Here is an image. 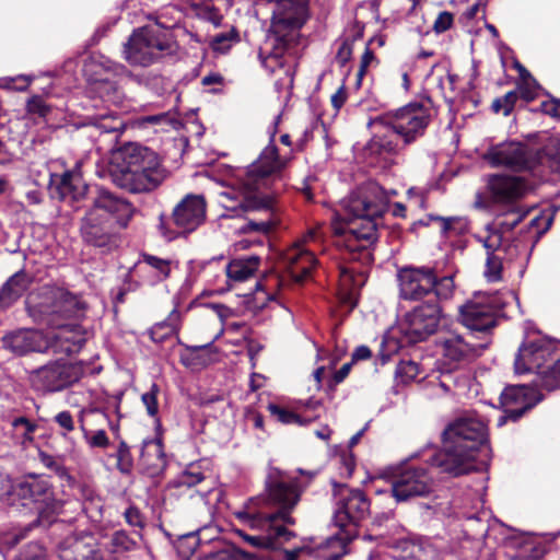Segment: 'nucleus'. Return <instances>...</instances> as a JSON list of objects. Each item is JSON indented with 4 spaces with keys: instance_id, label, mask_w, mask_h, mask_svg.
<instances>
[{
    "instance_id": "a878e982",
    "label": "nucleus",
    "mask_w": 560,
    "mask_h": 560,
    "mask_svg": "<svg viewBox=\"0 0 560 560\" xmlns=\"http://www.w3.org/2000/svg\"><path fill=\"white\" fill-rule=\"evenodd\" d=\"M50 186L52 192L60 200L70 205L82 201L91 192L78 170L67 171L63 174H51Z\"/></svg>"
},
{
    "instance_id": "c9c22d12",
    "label": "nucleus",
    "mask_w": 560,
    "mask_h": 560,
    "mask_svg": "<svg viewBox=\"0 0 560 560\" xmlns=\"http://www.w3.org/2000/svg\"><path fill=\"white\" fill-rule=\"evenodd\" d=\"M11 434L18 444L26 445L33 441L36 423L26 417H16L10 421Z\"/></svg>"
},
{
    "instance_id": "3c124183",
    "label": "nucleus",
    "mask_w": 560,
    "mask_h": 560,
    "mask_svg": "<svg viewBox=\"0 0 560 560\" xmlns=\"http://www.w3.org/2000/svg\"><path fill=\"white\" fill-rule=\"evenodd\" d=\"M517 100V91H510L504 96L495 98L491 108L494 113L502 112L504 116H509L513 112Z\"/></svg>"
},
{
    "instance_id": "ddd939ff",
    "label": "nucleus",
    "mask_w": 560,
    "mask_h": 560,
    "mask_svg": "<svg viewBox=\"0 0 560 560\" xmlns=\"http://www.w3.org/2000/svg\"><path fill=\"white\" fill-rule=\"evenodd\" d=\"M334 497L336 500L334 521L341 529L358 525L370 514V500L360 489L334 483Z\"/></svg>"
},
{
    "instance_id": "a211bd4d",
    "label": "nucleus",
    "mask_w": 560,
    "mask_h": 560,
    "mask_svg": "<svg viewBox=\"0 0 560 560\" xmlns=\"http://www.w3.org/2000/svg\"><path fill=\"white\" fill-rule=\"evenodd\" d=\"M80 377V368L61 361L50 362L30 374L32 386L43 393L62 390L78 382Z\"/></svg>"
},
{
    "instance_id": "e433bc0d",
    "label": "nucleus",
    "mask_w": 560,
    "mask_h": 560,
    "mask_svg": "<svg viewBox=\"0 0 560 560\" xmlns=\"http://www.w3.org/2000/svg\"><path fill=\"white\" fill-rule=\"evenodd\" d=\"M267 409L270 415L282 424L305 425L318 417L317 415L305 417L276 404H269Z\"/></svg>"
},
{
    "instance_id": "b1692460",
    "label": "nucleus",
    "mask_w": 560,
    "mask_h": 560,
    "mask_svg": "<svg viewBox=\"0 0 560 560\" xmlns=\"http://www.w3.org/2000/svg\"><path fill=\"white\" fill-rule=\"evenodd\" d=\"M118 230V225L113 220L90 210H86L80 223V233L83 241L96 247L113 245Z\"/></svg>"
},
{
    "instance_id": "f704fd0d",
    "label": "nucleus",
    "mask_w": 560,
    "mask_h": 560,
    "mask_svg": "<svg viewBox=\"0 0 560 560\" xmlns=\"http://www.w3.org/2000/svg\"><path fill=\"white\" fill-rule=\"evenodd\" d=\"M91 91L107 104L118 105L122 101V93L116 82L108 79L96 80L92 83Z\"/></svg>"
},
{
    "instance_id": "052dcab7",
    "label": "nucleus",
    "mask_w": 560,
    "mask_h": 560,
    "mask_svg": "<svg viewBox=\"0 0 560 560\" xmlns=\"http://www.w3.org/2000/svg\"><path fill=\"white\" fill-rule=\"evenodd\" d=\"M124 516H125L126 522L130 526L141 528L144 525V520H143V516H142L141 512L139 511L138 508H136L133 505L129 506L124 512Z\"/></svg>"
},
{
    "instance_id": "de8ad7c7",
    "label": "nucleus",
    "mask_w": 560,
    "mask_h": 560,
    "mask_svg": "<svg viewBox=\"0 0 560 560\" xmlns=\"http://www.w3.org/2000/svg\"><path fill=\"white\" fill-rule=\"evenodd\" d=\"M504 255L487 254L485 277L490 282H497L502 279V260Z\"/></svg>"
},
{
    "instance_id": "4468645a",
    "label": "nucleus",
    "mask_w": 560,
    "mask_h": 560,
    "mask_svg": "<svg viewBox=\"0 0 560 560\" xmlns=\"http://www.w3.org/2000/svg\"><path fill=\"white\" fill-rule=\"evenodd\" d=\"M148 156L149 160L135 171H121L115 174V184L131 192H149L158 188L166 179L168 172L156 153Z\"/></svg>"
},
{
    "instance_id": "2f4dec72",
    "label": "nucleus",
    "mask_w": 560,
    "mask_h": 560,
    "mask_svg": "<svg viewBox=\"0 0 560 560\" xmlns=\"http://www.w3.org/2000/svg\"><path fill=\"white\" fill-rule=\"evenodd\" d=\"M149 154H155L152 150L138 143H128L120 148L116 153V159L122 161L121 171H135L140 164H144L149 160Z\"/></svg>"
},
{
    "instance_id": "2eb2a0df",
    "label": "nucleus",
    "mask_w": 560,
    "mask_h": 560,
    "mask_svg": "<svg viewBox=\"0 0 560 560\" xmlns=\"http://www.w3.org/2000/svg\"><path fill=\"white\" fill-rule=\"evenodd\" d=\"M440 301L430 298L405 315L401 330L410 342L423 341L438 330L442 318Z\"/></svg>"
},
{
    "instance_id": "864d4df0",
    "label": "nucleus",
    "mask_w": 560,
    "mask_h": 560,
    "mask_svg": "<svg viewBox=\"0 0 560 560\" xmlns=\"http://www.w3.org/2000/svg\"><path fill=\"white\" fill-rule=\"evenodd\" d=\"M404 550L408 552V557L416 560H427L429 555L433 552L430 545H424L420 541H406Z\"/></svg>"
},
{
    "instance_id": "6e6552de",
    "label": "nucleus",
    "mask_w": 560,
    "mask_h": 560,
    "mask_svg": "<svg viewBox=\"0 0 560 560\" xmlns=\"http://www.w3.org/2000/svg\"><path fill=\"white\" fill-rule=\"evenodd\" d=\"M307 18V0H279L277 2L271 33L267 44L271 46V56L279 58L295 40L296 31Z\"/></svg>"
},
{
    "instance_id": "603ef678",
    "label": "nucleus",
    "mask_w": 560,
    "mask_h": 560,
    "mask_svg": "<svg viewBox=\"0 0 560 560\" xmlns=\"http://www.w3.org/2000/svg\"><path fill=\"white\" fill-rule=\"evenodd\" d=\"M420 373L419 365L413 361H400L396 368V376L402 383L413 381Z\"/></svg>"
},
{
    "instance_id": "680f3d73",
    "label": "nucleus",
    "mask_w": 560,
    "mask_h": 560,
    "mask_svg": "<svg viewBox=\"0 0 560 560\" xmlns=\"http://www.w3.org/2000/svg\"><path fill=\"white\" fill-rule=\"evenodd\" d=\"M452 24H453V14L447 11H443L438 15V18L434 22V25H433V30L436 33H443V32L447 31L448 28H451Z\"/></svg>"
},
{
    "instance_id": "1a4fd4ad",
    "label": "nucleus",
    "mask_w": 560,
    "mask_h": 560,
    "mask_svg": "<svg viewBox=\"0 0 560 560\" xmlns=\"http://www.w3.org/2000/svg\"><path fill=\"white\" fill-rule=\"evenodd\" d=\"M501 306L498 298L490 294L477 293L459 307L460 323L469 330V337L482 334L485 341L488 334L495 327Z\"/></svg>"
},
{
    "instance_id": "aec40b11",
    "label": "nucleus",
    "mask_w": 560,
    "mask_h": 560,
    "mask_svg": "<svg viewBox=\"0 0 560 560\" xmlns=\"http://www.w3.org/2000/svg\"><path fill=\"white\" fill-rule=\"evenodd\" d=\"M90 195L91 206L88 210L113 220L118 229L127 228L136 210L128 200L101 186H95Z\"/></svg>"
},
{
    "instance_id": "f8f14e48",
    "label": "nucleus",
    "mask_w": 560,
    "mask_h": 560,
    "mask_svg": "<svg viewBox=\"0 0 560 560\" xmlns=\"http://www.w3.org/2000/svg\"><path fill=\"white\" fill-rule=\"evenodd\" d=\"M485 160L495 167L523 172L530 171L538 164L539 152L524 142L505 141L490 147Z\"/></svg>"
},
{
    "instance_id": "a19ab883",
    "label": "nucleus",
    "mask_w": 560,
    "mask_h": 560,
    "mask_svg": "<svg viewBox=\"0 0 560 560\" xmlns=\"http://www.w3.org/2000/svg\"><path fill=\"white\" fill-rule=\"evenodd\" d=\"M178 316L177 311L174 310L166 320L155 324L150 330L152 340L155 342H162L164 339L175 334L177 330L175 322Z\"/></svg>"
},
{
    "instance_id": "4be33fe9",
    "label": "nucleus",
    "mask_w": 560,
    "mask_h": 560,
    "mask_svg": "<svg viewBox=\"0 0 560 560\" xmlns=\"http://www.w3.org/2000/svg\"><path fill=\"white\" fill-rule=\"evenodd\" d=\"M530 190L528 182L520 176L494 174L487 180V194L495 205H512L524 198Z\"/></svg>"
},
{
    "instance_id": "c03bdc74",
    "label": "nucleus",
    "mask_w": 560,
    "mask_h": 560,
    "mask_svg": "<svg viewBox=\"0 0 560 560\" xmlns=\"http://www.w3.org/2000/svg\"><path fill=\"white\" fill-rule=\"evenodd\" d=\"M83 439L91 448H106L109 445L107 433L103 429L89 430L81 421Z\"/></svg>"
},
{
    "instance_id": "e2e57ef3",
    "label": "nucleus",
    "mask_w": 560,
    "mask_h": 560,
    "mask_svg": "<svg viewBox=\"0 0 560 560\" xmlns=\"http://www.w3.org/2000/svg\"><path fill=\"white\" fill-rule=\"evenodd\" d=\"M55 421L65 430L63 435L74 430V421L69 411H61L55 416Z\"/></svg>"
},
{
    "instance_id": "f03ea898",
    "label": "nucleus",
    "mask_w": 560,
    "mask_h": 560,
    "mask_svg": "<svg viewBox=\"0 0 560 560\" xmlns=\"http://www.w3.org/2000/svg\"><path fill=\"white\" fill-rule=\"evenodd\" d=\"M287 161L278 155L275 144L267 145L258 159L246 170L240 171L233 184L220 194L221 205L230 212H258L259 219H249L242 228L243 233L267 235L277 224L272 187Z\"/></svg>"
},
{
    "instance_id": "c85d7f7f",
    "label": "nucleus",
    "mask_w": 560,
    "mask_h": 560,
    "mask_svg": "<svg viewBox=\"0 0 560 560\" xmlns=\"http://www.w3.org/2000/svg\"><path fill=\"white\" fill-rule=\"evenodd\" d=\"M57 331L48 336L49 350L55 354L71 355L78 353L86 341V334L79 325L55 326Z\"/></svg>"
},
{
    "instance_id": "ea45409f",
    "label": "nucleus",
    "mask_w": 560,
    "mask_h": 560,
    "mask_svg": "<svg viewBox=\"0 0 560 560\" xmlns=\"http://www.w3.org/2000/svg\"><path fill=\"white\" fill-rule=\"evenodd\" d=\"M537 386L547 390H555L560 388V359L557 360L547 370L538 372V376L535 381Z\"/></svg>"
},
{
    "instance_id": "bb28decb",
    "label": "nucleus",
    "mask_w": 560,
    "mask_h": 560,
    "mask_svg": "<svg viewBox=\"0 0 560 560\" xmlns=\"http://www.w3.org/2000/svg\"><path fill=\"white\" fill-rule=\"evenodd\" d=\"M59 560H103V552L93 536H67L58 546Z\"/></svg>"
},
{
    "instance_id": "20e7f679",
    "label": "nucleus",
    "mask_w": 560,
    "mask_h": 560,
    "mask_svg": "<svg viewBox=\"0 0 560 560\" xmlns=\"http://www.w3.org/2000/svg\"><path fill=\"white\" fill-rule=\"evenodd\" d=\"M432 121V109L421 103H409L373 118L376 130L366 145L372 154H397L425 135Z\"/></svg>"
},
{
    "instance_id": "72a5a7b5",
    "label": "nucleus",
    "mask_w": 560,
    "mask_h": 560,
    "mask_svg": "<svg viewBox=\"0 0 560 560\" xmlns=\"http://www.w3.org/2000/svg\"><path fill=\"white\" fill-rule=\"evenodd\" d=\"M86 119L89 126H93L104 133L120 135L126 127L124 119L113 112L94 114Z\"/></svg>"
},
{
    "instance_id": "6e6d98bb",
    "label": "nucleus",
    "mask_w": 560,
    "mask_h": 560,
    "mask_svg": "<svg viewBox=\"0 0 560 560\" xmlns=\"http://www.w3.org/2000/svg\"><path fill=\"white\" fill-rule=\"evenodd\" d=\"M158 394H159V386L153 383L151 385L150 390L142 394V396H141V400L147 408V412L151 417H155L159 411Z\"/></svg>"
},
{
    "instance_id": "09e8293b",
    "label": "nucleus",
    "mask_w": 560,
    "mask_h": 560,
    "mask_svg": "<svg viewBox=\"0 0 560 560\" xmlns=\"http://www.w3.org/2000/svg\"><path fill=\"white\" fill-rule=\"evenodd\" d=\"M110 546L113 552H126L133 550L137 547V541L125 530H117L110 537Z\"/></svg>"
},
{
    "instance_id": "338daca9",
    "label": "nucleus",
    "mask_w": 560,
    "mask_h": 560,
    "mask_svg": "<svg viewBox=\"0 0 560 560\" xmlns=\"http://www.w3.org/2000/svg\"><path fill=\"white\" fill-rule=\"evenodd\" d=\"M541 110L550 117L560 118V101L551 100L544 102L541 104Z\"/></svg>"
},
{
    "instance_id": "5fc2aeb1",
    "label": "nucleus",
    "mask_w": 560,
    "mask_h": 560,
    "mask_svg": "<svg viewBox=\"0 0 560 560\" xmlns=\"http://www.w3.org/2000/svg\"><path fill=\"white\" fill-rule=\"evenodd\" d=\"M133 460L129 446L125 442H120L117 450V468L122 474H129L132 469Z\"/></svg>"
},
{
    "instance_id": "dca6fc26",
    "label": "nucleus",
    "mask_w": 560,
    "mask_h": 560,
    "mask_svg": "<svg viewBox=\"0 0 560 560\" xmlns=\"http://www.w3.org/2000/svg\"><path fill=\"white\" fill-rule=\"evenodd\" d=\"M322 238L320 226L310 229L301 242L295 243L283 254V264L295 282H303L308 279L316 267L317 259L311 244Z\"/></svg>"
},
{
    "instance_id": "39448f33",
    "label": "nucleus",
    "mask_w": 560,
    "mask_h": 560,
    "mask_svg": "<svg viewBox=\"0 0 560 560\" xmlns=\"http://www.w3.org/2000/svg\"><path fill=\"white\" fill-rule=\"evenodd\" d=\"M88 305L82 296L61 287H43L28 301V312L39 324L60 326L62 319L80 318Z\"/></svg>"
},
{
    "instance_id": "79ce46f5",
    "label": "nucleus",
    "mask_w": 560,
    "mask_h": 560,
    "mask_svg": "<svg viewBox=\"0 0 560 560\" xmlns=\"http://www.w3.org/2000/svg\"><path fill=\"white\" fill-rule=\"evenodd\" d=\"M46 548L38 541H32L22 546L12 560H47Z\"/></svg>"
},
{
    "instance_id": "f3484780",
    "label": "nucleus",
    "mask_w": 560,
    "mask_h": 560,
    "mask_svg": "<svg viewBox=\"0 0 560 560\" xmlns=\"http://www.w3.org/2000/svg\"><path fill=\"white\" fill-rule=\"evenodd\" d=\"M433 487V478L425 467L406 466L392 480V493L397 502L428 497Z\"/></svg>"
},
{
    "instance_id": "412c9836",
    "label": "nucleus",
    "mask_w": 560,
    "mask_h": 560,
    "mask_svg": "<svg viewBox=\"0 0 560 560\" xmlns=\"http://www.w3.org/2000/svg\"><path fill=\"white\" fill-rule=\"evenodd\" d=\"M487 424L482 419L467 413L450 422L443 431V438L476 453L478 446L487 440Z\"/></svg>"
},
{
    "instance_id": "9d476101",
    "label": "nucleus",
    "mask_w": 560,
    "mask_h": 560,
    "mask_svg": "<svg viewBox=\"0 0 560 560\" xmlns=\"http://www.w3.org/2000/svg\"><path fill=\"white\" fill-rule=\"evenodd\" d=\"M207 203L201 195L185 196L173 209L172 221L176 230L165 226L164 215L160 217L159 229L167 240H174L180 234L197 230L206 220Z\"/></svg>"
},
{
    "instance_id": "7c9ffc66",
    "label": "nucleus",
    "mask_w": 560,
    "mask_h": 560,
    "mask_svg": "<svg viewBox=\"0 0 560 560\" xmlns=\"http://www.w3.org/2000/svg\"><path fill=\"white\" fill-rule=\"evenodd\" d=\"M30 277L24 270L12 275L0 289V306L8 307L28 288Z\"/></svg>"
},
{
    "instance_id": "7ed1b4c3",
    "label": "nucleus",
    "mask_w": 560,
    "mask_h": 560,
    "mask_svg": "<svg viewBox=\"0 0 560 560\" xmlns=\"http://www.w3.org/2000/svg\"><path fill=\"white\" fill-rule=\"evenodd\" d=\"M388 207L385 191L368 183L342 200L343 214L332 226L335 244L363 264L372 261L371 248L378 240V222Z\"/></svg>"
},
{
    "instance_id": "0e129e2a",
    "label": "nucleus",
    "mask_w": 560,
    "mask_h": 560,
    "mask_svg": "<svg viewBox=\"0 0 560 560\" xmlns=\"http://www.w3.org/2000/svg\"><path fill=\"white\" fill-rule=\"evenodd\" d=\"M203 475L200 471H185L178 479L179 486L194 487L203 480Z\"/></svg>"
},
{
    "instance_id": "9b49d317",
    "label": "nucleus",
    "mask_w": 560,
    "mask_h": 560,
    "mask_svg": "<svg viewBox=\"0 0 560 560\" xmlns=\"http://www.w3.org/2000/svg\"><path fill=\"white\" fill-rule=\"evenodd\" d=\"M18 494L36 504L35 522L39 526L46 527L55 523L63 508V502L55 497L51 485L45 479L31 478L21 481L18 485Z\"/></svg>"
},
{
    "instance_id": "bf43d9fd",
    "label": "nucleus",
    "mask_w": 560,
    "mask_h": 560,
    "mask_svg": "<svg viewBox=\"0 0 560 560\" xmlns=\"http://www.w3.org/2000/svg\"><path fill=\"white\" fill-rule=\"evenodd\" d=\"M353 49V39L345 38L336 54V61L343 67L351 58Z\"/></svg>"
},
{
    "instance_id": "4c0bfd02",
    "label": "nucleus",
    "mask_w": 560,
    "mask_h": 560,
    "mask_svg": "<svg viewBox=\"0 0 560 560\" xmlns=\"http://www.w3.org/2000/svg\"><path fill=\"white\" fill-rule=\"evenodd\" d=\"M467 374L455 369H443L441 371L439 385L445 393H452L456 388H464L467 385Z\"/></svg>"
},
{
    "instance_id": "49530a36",
    "label": "nucleus",
    "mask_w": 560,
    "mask_h": 560,
    "mask_svg": "<svg viewBox=\"0 0 560 560\" xmlns=\"http://www.w3.org/2000/svg\"><path fill=\"white\" fill-rule=\"evenodd\" d=\"M538 164L547 165L560 178V140L546 148L545 156H539Z\"/></svg>"
},
{
    "instance_id": "c756f323",
    "label": "nucleus",
    "mask_w": 560,
    "mask_h": 560,
    "mask_svg": "<svg viewBox=\"0 0 560 560\" xmlns=\"http://www.w3.org/2000/svg\"><path fill=\"white\" fill-rule=\"evenodd\" d=\"M530 389L524 385L506 387L500 397L504 407L505 416L500 417L498 425H503L508 419L512 421L518 420L535 404L528 397Z\"/></svg>"
},
{
    "instance_id": "4d7b16f0",
    "label": "nucleus",
    "mask_w": 560,
    "mask_h": 560,
    "mask_svg": "<svg viewBox=\"0 0 560 560\" xmlns=\"http://www.w3.org/2000/svg\"><path fill=\"white\" fill-rule=\"evenodd\" d=\"M39 457H40L42 464L45 467L54 470L60 478H67V479L70 478L66 467L54 456L48 455L46 453H40Z\"/></svg>"
},
{
    "instance_id": "cd10ccee",
    "label": "nucleus",
    "mask_w": 560,
    "mask_h": 560,
    "mask_svg": "<svg viewBox=\"0 0 560 560\" xmlns=\"http://www.w3.org/2000/svg\"><path fill=\"white\" fill-rule=\"evenodd\" d=\"M3 346L16 355L49 351L48 336L37 329H20L3 337Z\"/></svg>"
},
{
    "instance_id": "8fccbe9b",
    "label": "nucleus",
    "mask_w": 560,
    "mask_h": 560,
    "mask_svg": "<svg viewBox=\"0 0 560 560\" xmlns=\"http://www.w3.org/2000/svg\"><path fill=\"white\" fill-rule=\"evenodd\" d=\"M517 69L523 79L528 78V81L517 86L518 97H522L526 102H530L536 97V82L530 78L529 72L521 65H517Z\"/></svg>"
},
{
    "instance_id": "5701e85b",
    "label": "nucleus",
    "mask_w": 560,
    "mask_h": 560,
    "mask_svg": "<svg viewBox=\"0 0 560 560\" xmlns=\"http://www.w3.org/2000/svg\"><path fill=\"white\" fill-rule=\"evenodd\" d=\"M475 337L463 336L455 330H450L442 335L439 345L445 359L454 363L469 361L479 357L488 347L489 340L475 341Z\"/></svg>"
},
{
    "instance_id": "423d86ee",
    "label": "nucleus",
    "mask_w": 560,
    "mask_h": 560,
    "mask_svg": "<svg viewBox=\"0 0 560 560\" xmlns=\"http://www.w3.org/2000/svg\"><path fill=\"white\" fill-rule=\"evenodd\" d=\"M397 281L399 298L405 301H420L425 298L448 300L455 290L452 276L439 278L434 269L428 266L402 267L397 272Z\"/></svg>"
},
{
    "instance_id": "58836bf2",
    "label": "nucleus",
    "mask_w": 560,
    "mask_h": 560,
    "mask_svg": "<svg viewBox=\"0 0 560 560\" xmlns=\"http://www.w3.org/2000/svg\"><path fill=\"white\" fill-rule=\"evenodd\" d=\"M504 232L498 226H487V235L485 237L479 236L478 240L482 243L487 250V254H501L504 255L506 252L504 245Z\"/></svg>"
},
{
    "instance_id": "774afa93",
    "label": "nucleus",
    "mask_w": 560,
    "mask_h": 560,
    "mask_svg": "<svg viewBox=\"0 0 560 560\" xmlns=\"http://www.w3.org/2000/svg\"><path fill=\"white\" fill-rule=\"evenodd\" d=\"M347 91L343 85H341L332 95H331V104L336 110H339L347 101Z\"/></svg>"
},
{
    "instance_id": "a18cd8bd",
    "label": "nucleus",
    "mask_w": 560,
    "mask_h": 560,
    "mask_svg": "<svg viewBox=\"0 0 560 560\" xmlns=\"http://www.w3.org/2000/svg\"><path fill=\"white\" fill-rule=\"evenodd\" d=\"M199 560H247V553L233 547H226L205 553Z\"/></svg>"
},
{
    "instance_id": "393cba45",
    "label": "nucleus",
    "mask_w": 560,
    "mask_h": 560,
    "mask_svg": "<svg viewBox=\"0 0 560 560\" xmlns=\"http://www.w3.org/2000/svg\"><path fill=\"white\" fill-rule=\"evenodd\" d=\"M551 355V347L541 339L526 340L518 348L514 361V371L516 374L541 372L544 363Z\"/></svg>"
},
{
    "instance_id": "37998d69",
    "label": "nucleus",
    "mask_w": 560,
    "mask_h": 560,
    "mask_svg": "<svg viewBox=\"0 0 560 560\" xmlns=\"http://www.w3.org/2000/svg\"><path fill=\"white\" fill-rule=\"evenodd\" d=\"M143 264L152 269L155 281L165 280L171 272V261L153 255L144 254Z\"/></svg>"
},
{
    "instance_id": "69168bd1",
    "label": "nucleus",
    "mask_w": 560,
    "mask_h": 560,
    "mask_svg": "<svg viewBox=\"0 0 560 560\" xmlns=\"http://www.w3.org/2000/svg\"><path fill=\"white\" fill-rule=\"evenodd\" d=\"M509 217L512 219L502 220L498 224V228L504 233L512 231L523 219V215L515 211H512Z\"/></svg>"
},
{
    "instance_id": "473e14b6",
    "label": "nucleus",
    "mask_w": 560,
    "mask_h": 560,
    "mask_svg": "<svg viewBox=\"0 0 560 560\" xmlns=\"http://www.w3.org/2000/svg\"><path fill=\"white\" fill-rule=\"evenodd\" d=\"M260 258L255 255L236 258L226 266V276L235 282H243L254 276L259 267Z\"/></svg>"
},
{
    "instance_id": "f257e3e1",
    "label": "nucleus",
    "mask_w": 560,
    "mask_h": 560,
    "mask_svg": "<svg viewBox=\"0 0 560 560\" xmlns=\"http://www.w3.org/2000/svg\"><path fill=\"white\" fill-rule=\"evenodd\" d=\"M305 486L287 472L270 468L265 481V492L250 498L235 513L236 517L256 535L243 534L250 546L261 549H278L296 535L289 527L296 521L292 512L301 500Z\"/></svg>"
},
{
    "instance_id": "0eeeda50",
    "label": "nucleus",
    "mask_w": 560,
    "mask_h": 560,
    "mask_svg": "<svg viewBox=\"0 0 560 560\" xmlns=\"http://www.w3.org/2000/svg\"><path fill=\"white\" fill-rule=\"evenodd\" d=\"M175 42L172 36L159 28L143 26L135 30L124 45L125 59L131 66L149 67L165 56L174 54Z\"/></svg>"
},
{
    "instance_id": "6ab92c4d",
    "label": "nucleus",
    "mask_w": 560,
    "mask_h": 560,
    "mask_svg": "<svg viewBox=\"0 0 560 560\" xmlns=\"http://www.w3.org/2000/svg\"><path fill=\"white\" fill-rule=\"evenodd\" d=\"M476 453L462 444L453 443L452 440L443 438V448L431 456L433 467L442 474L451 477H459L475 469Z\"/></svg>"
},
{
    "instance_id": "13d9d810",
    "label": "nucleus",
    "mask_w": 560,
    "mask_h": 560,
    "mask_svg": "<svg viewBox=\"0 0 560 560\" xmlns=\"http://www.w3.org/2000/svg\"><path fill=\"white\" fill-rule=\"evenodd\" d=\"M26 110L28 114H36L39 117H46L50 112V107L40 96L36 95L27 101Z\"/></svg>"
}]
</instances>
